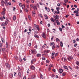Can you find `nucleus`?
Returning <instances> with one entry per match:
<instances>
[{
    "instance_id": "052dcab7",
    "label": "nucleus",
    "mask_w": 79,
    "mask_h": 79,
    "mask_svg": "<svg viewBox=\"0 0 79 79\" xmlns=\"http://www.w3.org/2000/svg\"><path fill=\"white\" fill-rule=\"evenodd\" d=\"M58 54L57 53H56L55 54V56H58Z\"/></svg>"
},
{
    "instance_id": "9d476101",
    "label": "nucleus",
    "mask_w": 79,
    "mask_h": 79,
    "mask_svg": "<svg viewBox=\"0 0 79 79\" xmlns=\"http://www.w3.org/2000/svg\"><path fill=\"white\" fill-rule=\"evenodd\" d=\"M30 68L31 69H33V70H34V69H35V67H34V65H31L30 67Z\"/></svg>"
},
{
    "instance_id": "bb28decb",
    "label": "nucleus",
    "mask_w": 79,
    "mask_h": 79,
    "mask_svg": "<svg viewBox=\"0 0 79 79\" xmlns=\"http://www.w3.org/2000/svg\"><path fill=\"white\" fill-rule=\"evenodd\" d=\"M9 21V20H8V18H6L5 22H6V23H8Z\"/></svg>"
},
{
    "instance_id": "6e6552de",
    "label": "nucleus",
    "mask_w": 79,
    "mask_h": 79,
    "mask_svg": "<svg viewBox=\"0 0 79 79\" xmlns=\"http://www.w3.org/2000/svg\"><path fill=\"white\" fill-rule=\"evenodd\" d=\"M42 36L43 37V38H45V37H46V36L45 35V33L44 32H43L42 33Z\"/></svg>"
},
{
    "instance_id": "ddd939ff",
    "label": "nucleus",
    "mask_w": 79,
    "mask_h": 79,
    "mask_svg": "<svg viewBox=\"0 0 79 79\" xmlns=\"http://www.w3.org/2000/svg\"><path fill=\"white\" fill-rule=\"evenodd\" d=\"M45 9L48 12H49L50 11V9L49 8H47V7H45Z\"/></svg>"
},
{
    "instance_id": "393cba45",
    "label": "nucleus",
    "mask_w": 79,
    "mask_h": 79,
    "mask_svg": "<svg viewBox=\"0 0 79 79\" xmlns=\"http://www.w3.org/2000/svg\"><path fill=\"white\" fill-rule=\"evenodd\" d=\"M32 79H35V76L34 75H33L31 76Z\"/></svg>"
},
{
    "instance_id": "de8ad7c7",
    "label": "nucleus",
    "mask_w": 79,
    "mask_h": 79,
    "mask_svg": "<svg viewBox=\"0 0 79 79\" xmlns=\"http://www.w3.org/2000/svg\"><path fill=\"white\" fill-rule=\"evenodd\" d=\"M31 3H34V1L33 0H31Z\"/></svg>"
},
{
    "instance_id": "4be33fe9",
    "label": "nucleus",
    "mask_w": 79,
    "mask_h": 79,
    "mask_svg": "<svg viewBox=\"0 0 79 79\" xmlns=\"http://www.w3.org/2000/svg\"><path fill=\"white\" fill-rule=\"evenodd\" d=\"M56 23H57V25H58V26H59L60 24V22L58 21V20L56 21Z\"/></svg>"
},
{
    "instance_id": "09e8293b",
    "label": "nucleus",
    "mask_w": 79,
    "mask_h": 79,
    "mask_svg": "<svg viewBox=\"0 0 79 79\" xmlns=\"http://www.w3.org/2000/svg\"><path fill=\"white\" fill-rule=\"evenodd\" d=\"M75 15H76V16H79V12H77V13L75 14Z\"/></svg>"
},
{
    "instance_id": "a19ab883",
    "label": "nucleus",
    "mask_w": 79,
    "mask_h": 79,
    "mask_svg": "<svg viewBox=\"0 0 79 79\" xmlns=\"http://www.w3.org/2000/svg\"><path fill=\"white\" fill-rule=\"evenodd\" d=\"M40 75L41 79H43V76L42 75V74H41Z\"/></svg>"
},
{
    "instance_id": "0eeeda50",
    "label": "nucleus",
    "mask_w": 79,
    "mask_h": 79,
    "mask_svg": "<svg viewBox=\"0 0 79 79\" xmlns=\"http://www.w3.org/2000/svg\"><path fill=\"white\" fill-rule=\"evenodd\" d=\"M7 24V23H6V22H5L4 23H3L2 24V26H4L5 25H6Z\"/></svg>"
},
{
    "instance_id": "5fc2aeb1",
    "label": "nucleus",
    "mask_w": 79,
    "mask_h": 79,
    "mask_svg": "<svg viewBox=\"0 0 79 79\" xmlns=\"http://www.w3.org/2000/svg\"><path fill=\"white\" fill-rule=\"evenodd\" d=\"M59 30H60V31H61V32H62V29H61V28L60 27Z\"/></svg>"
},
{
    "instance_id": "79ce46f5",
    "label": "nucleus",
    "mask_w": 79,
    "mask_h": 79,
    "mask_svg": "<svg viewBox=\"0 0 79 79\" xmlns=\"http://www.w3.org/2000/svg\"><path fill=\"white\" fill-rule=\"evenodd\" d=\"M28 18L30 20H31V16H30V15H28Z\"/></svg>"
},
{
    "instance_id": "49530a36",
    "label": "nucleus",
    "mask_w": 79,
    "mask_h": 79,
    "mask_svg": "<svg viewBox=\"0 0 79 79\" xmlns=\"http://www.w3.org/2000/svg\"><path fill=\"white\" fill-rule=\"evenodd\" d=\"M0 20L1 21H3V18L2 17H0Z\"/></svg>"
},
{
    "instance_id": "a18cd8bd",
    "label": "nucleus",
    "mask_w": 79,
    "mask_h": 79,
    "mask_svg": "<svg viewBox=\"0 0 79 79\" xmlns=\"http://www.w3.org/2000/svg\"><path fill=\"white\" fill-rule=\"evenodd\" d=\"M55 55V52H53L52 53V56H54V55Z\"/></svg>"
},
{
    "instance_id": "473e14b6",
    "label": "nucleus",
    "mask_w": 79,
    "mask_h": 79,
    "mask_svg": "<svg viewBox=\"0 0 79 79\" xmlns=\"http://www.w3.org/2000/svg\"><path fill=\"white\" fill-rule=\"evenodd\" d=\"M40 18H43V16H42V15L41 14H40L39 15Z\"/></svg>"
},
{
    "instance_id": "b1692460",
    "label": "nucleus",
    "mask_w": 79,
    "mask_h": 79,
    "mask_svg": "<svg viewBox=\"0 0 79 79\" xmlns=\"http://www.w3.org/2000/svg\"><path fill=\"white\" fill-rule=\"evenodd\" d=\"M5 12H3L2 11L1 13V14L2 15H5Z\"/></svg>"
},
{
    "instance_id": "a878e982",
    "label": "nucleus",
    "mask_w": 79,
    "mask_h": 79,
    "mask_svg": "<svg viewBox=\"0 0 79 79\" xmlns=\"http://www.w3.org/2000/svg\"><path fill=\"white\" fill-rule=\"evenodd\" d=\"M34 4H31L30 5V6H31V8H33V7H34Z\"/></svg>"
},
{
    "instance_id": "e2e57ef3",
    "label": "nucleus",
    "mask_w": 79,
    "mask_h": 79,
    "mask_svg": "<svg viewBox=\"0 0 79 79\" xmlns=\"http://www.w3.org/2000/svg\"><path fill=\"white\" fill-rule=\"evenodd\" d=\"M54 15H56V13H57L56 11H54Z\"/></svg>"
},
{
    "instance_id": "f3484780",
    "label": "nucleus",
    "mask_w": 79,
    "mask_h": 79,
    "mask_svg": "<svg viewBox=\"0 0 79 79\" xmlns=\"http://www.w3.org/2000/svg\"><path fill=\"white\" fill-rule=\"evenodd\" d=\"M4 1H5V4H6V5H7L8 4V0H4Z\"/></svg>"
},
{
    "instance_id": "774afa93",
    "label": "nucleus",
    "mask_w": 79,
    "mask_h": 79,
    "mask_svg": "<svg viewBox=\"0 0 79 79\" xmlns=\"http://www.w3.org/2000/svg\"><path fill=\"white\" fill-rule=\"evenodd\" d=\"M42 60H45V57H43L42 58Z\"/></svg>"
},
{
    "instance_id": "412c9836",
    "label": "nucleus",
    "mask_w": 79,
    "mask_h": 79,
    "mask_svg": "<svg viewBox=\"0 0 79 79\" xmlns=\"http://www.w3.org/2000/svg\"><path fill=\"white\" fill-rule=\"evenodd\" d=\"M34 37H35L36 38H39V36L36 34L34 35Z\"/></svg>"
},
{
    "instance_id": "c03bdc74",
    "label": "nucleus",
    "mask_w": 79,
    "mask_h": 79,
    "mask_svg": "<svg viewBox=\"0 0 79 79\" xmlns=\"http://www.w3.org/2000/svg\"><path fill=\"white\" fill-rule=\"evenodd\" d=\"M64 2L66 3L68 2V0H64Z\"/></svg>"
},
{
    "instance_id": "13d9d810",
    "label": "nucleus",
    "mask_w": 79,
    "mask_h": 79,
    "mask_svg": "<svg viewBox=\"0 0 79 79\" xmlns=\"http://www.w3.org/2000/svg\"><path fill=\"white\" fill-rule=\"evenodd\" d=\"M46 62L47 63H49L50 62V61L48 60H47L46 61Z\"/></svg>"
},
{
    "instance_id": "58836bf2",
    "label": "nucleus",
    "mask_w": 79,
    "mask_h": 79,
    "mask_svg": "<svg viewBox=\"0 0 79 79\" xmlns=\"http://www.w3.org/2000/svg\"><path fill=\"white\" fill-rule=\"evenodd\" d=\"M0 76H1V77H3V73H0Z\"/></svg>"
},
{
    "instance_id": "338daca9",
    "label": "nucleus",
    "mask_w": 79,
    "mask_h": 79,
    "mask_svg": "<svg viewBox=\"0 0 79 79\" xmlns=\"http://www.w3.org/2000/svg\"><path fill=\"white\" fill-rule=\"evenodd\" d=\"M47 53H50V50H47Z\"/></svg>"
},
{
    "instance_id": "680f3d73",
    "label": "nucleus",
    "mask_w": 79,
    "mask_h": 79,
    "mask_svg": "<svg viewBox=\"0 0 79 79\" xmlns=\"http://www.w3.org/2000/svg\"><path fill=\"white\" fill-rule=\"evenodd\" d=\"M73 44H75L76 43V41H75V40H73Z\"/></svg>"
},
{
    "instance_id": "a211bd4d",
    "label": "nucleus",
    "mask_w": 79,
    "mask_h": 79,
    "mask_svg": "<svg viewBox=\"0 0 79 79\" xmlns=\"http://www.w3.org/2000/svg\"><path fill=\"white\" fill-rule=\"evenodd\" d=\"M64 68L65 69H67V70H69L68 69V67L66 66H63Z\"/></svg>"
},
{
    "instance_id": "4d7b16f0",
    "label": "nucleus",
    "mask_w": 79,
    "mask_h": 79,
    "mask_svg": "<svg viewBox=\"0 0 79 79\" xmlns=\"http://www.w3.org/2000/svg\"><path fill=\"white\" fill-rule=\"evenodd\" d=\"M56 10H59V9H60V7H56Z\"/></svg>"
},
{
    "instance_id": "20e7f679",
    "label": "nucleus",
    "mask_w": 79,
    "mask_h": 79,
    "mask_svg": "<svg viewBox=\"0 0 79 79\" xmlns=\"http://www.w3.org/2000/svg\"><path fill=\"white\" fill-rule=\"evenodd\" d=\"M5 1L4 0H2L1 1V4L2 6H4V3H5Z\"/></svg>"
},
{
    "instance_id": "2eb2a0df",
    "label": "nucleus",
    "mask_w": 79,
    "mask_h": 79,
    "mask_svg": "<svg viewBox=\"0 0 79 79\" xmlns=\"http://www.w3.org/2000/svg\"><path fill=\"white\" fill-rule=\"evenodd\" d=\"M26 3H29L30 2H31V0H26Z\"/></svg>"
},
{
    "instance_id": "0e129e2a",
    "label": "nucleus",
    "mask_w": 79,
    "mask_h": 79,
    "mask_svg": "<svg viewBox=\"0 0 79 79\" xmlns=\"http://www.w3.org/2000/svg\"><path fill=\"white\" fill-rule=\"evenodd\" d=\"M63 5H64L65 6H66V3H63Z\"/></svg>"
},
{
    "instance_id": "cd10ccee",
    "label": "nucleus",
    "mask_w": 79,
    "mask_h": 79,
    "mask_svg": "<svg viewBox=\"0 0 79 79\" xmlns=\"http://www.w3.org/2000/svg\"><path fill=\"white\" fill-rule=\"evenodd\" d=\"M60 46L61 47H63V44L62 42L60 41Z\"/></svg>"
},
{
    "instance_id": "f704fd0d",
    "label": "nucleus",
    "mask_w": 79,
    "mask_h": 79,
    "mask_svg": "<svg viewBox=\"0 0 79 79\" xmlns=\"http://www.w3.org/2000/svg\"><path fill=\"white\" fill-rule=\"evenodd\" d=\"M66 75V73L65 72H64L62 73V76H64Z\"/></svg>"
},
{
    "instance_id": "6ab92c4d",
    "label": "nucleus",
    "mask_w": 79,
    "mask_h": 79,
    "mask_svg": "<svg viewBox=\"0 0 79 79\" xmlns=\"http://www.w3.org/2000/svg\"><path fill=\"white\" fill-rule=\"evenodd\" d=\"M16 19V17L15 15H14L13 17V20L14 21H15Z\"/></svg>"
},
{
    "instance_id": "dca6fc26",
    "label": "nucleus",
    "mask_w": 79,
    "mask_h": 79,
    "mask_svg": "<svg viewBox=\"0 0 79 79\" xmlns=\"http://www.w3.org/2000/svg\"><path fill=\"white\" fill-rule=\"evenodd\" d=\"M50 20L52 22H53V23H55V20L53 19V18L51 19Z\"/></svg>"
},
{
    "instance_id": "c756f323",
    "label": "nucleus",
    "mask_w": 79,
    "mask_h": 79,
    "mask_svg": "<svg viewBox=\"0 0 79 79\" xmlns=\"http://www.w3.org/2000/svg\"><path fill=\"white\" fill-rule=\"evenodd\" d=\"M3 50H5V48H3H3H0V52H2V51H3Z\"/></svg>"
},
{
    "instance_id": "8fccbe9b",
    "label": "nucleus",
    "mask_w": 79,
    "mask_h": 79,
    "mask_svg": "<svg viewBox=\"0 0 79 79\" xmlns=\"http://www.w3.org/2000/svg\"><path fill=\"white\" fill-rule=\"evenodd\" d=\"M19 5L20 6H22L23 5H22V3H20Z\"/></svg>"
},
{
    "instance_id": "5701e85b",
    "label": "nucleus",
    "mask_w": 79,
    "mask_h": 79,
    "mask_svg": "<svg viewBox=\"0 0 79 79\" xmlns=\"http://www.w3.org/2000/svg\"><path fill=\"white\" fill-rule=\"evenodd\" d=\"M21 6L22 7V9H24V8H25V5H24V4H23Z\"/></svg>"
},
{
    "instance_id": "4468645a",
    "label": "nucleus",
    "mask_w": 79,
    "mask_h": 79,
    "mask_svg": "<svg viewBox=\"0 0 79 79\" xmlns=\"http://www.w3.org/2000/svg\"><path fill=\"white\" fill-rule=\"evenodd\" d=\"M9 77L10 78H12L13 77V75L12 73H10V74Z\"/></svg>"
},
{
    "instance_id": "c9c22d12",
    "label": "nucleus",
    "mask_w": 79,
    "mask_h": 79,
    "mask_svg": "<svg viewBox=\"0 0 79 79\" xmlns=\"http://www.w3.org/2000/svg\"><path fill=\"white\" fill-rule=\"evenodd\" d=\"M76 64L78 65L79 66V62L78 61H77L76 62Z\"/></svg>"
},
{
    "instance_id": "4c0bfd02",
    "label": "nucleus",
    "mask_w": 79,
    "mask_h": 79,
    "mask_svg": "<svg viewBox=\"0 0 79 79\" xmlns=\"http://www.w3.org/2000/svg\"><path fill=\"white\" fill-rule=\"evenodd\" d=\"M35 51H31V53H35Z\"/></svg>"
},
{
    "instance_id": "3c124183",
    "label": "nucleus",
    "mask_w": 79,
    "mask_h": 79,
    "mask_svg": "<svg viewBox=\"0 0 79 79\" xmlns=\"http://www.w3.org/2000/svg\"><path fill=\"white\" fill-rule=\"evenodd\" d=\"M25 11H26L27 12H28V11H29L28 10H27V9H25Z\"/></svg>"
},
{
    "instance_id": "9b49d317",
    "label": "nucleus",
    "mask_w": 79,
    "mask_h": 79,
    "mask_svg": "<svg viewBox=\"0 0 79 79\" xmlns=\"http://www.w3.org/2000/svg\"><path fill=\"white\" fill-rule=\"evenodd\" d=\"M59 73H60V74H61V73H63V70L61 69H59Z\"/></svg>"
},
{
    "instance_id": "7c9ffc66",
    "label": "nucleus",
    "mask_w": 79,
    "mask_h": 79,
    "mask_svg": "<svg viewBox=\"0 0 79 79\" xmlns=\"http://www.w3.org/2000/svg\"><path fill=\"white\" fill-rule=\"evenodd\" d=\"M58 15H56V17L55 19V21H58V20H57L58 19Z\"/></svg>"
},
{
    "instance_id": "864d4df0",
    "label": "nucleus",
    "mask_w": 79,
    "mask_h": 79,
    "mask_svg": "<svg viewBox=\"0 0 79 79\" xmlns=\"http://www.w3.org/2000/svg\"><path fill=\"white\" fill-rule=\"evenodd\" d=\"M55 48V47L54 46L52 47V50H54V48Z\"/></svg>"
},
{
    "instance_id": "bf43d9fd",
    "label": "nucleus",
    "mask_w": 79,
    "mask_h": 79,
    "mask_svg": "<svg viewBox=\"0 0 79 79\" xmlns=\"http://www.w3.org/2000/svg\"><path fill=\"white\" fill-rule=\"evenodd\" d=\"M56 12L57 13V14H59V13H60V11H59V10H57V11H56Z\"/></svg>"
},
{
    "instance_id": "603ef678",
    "label": "nucleus",
    "mask_w": 79,
    "mask_h": 79,
    "mask_svg": "<svg viewBox=\"0 0 79 79\" xmlns=\"http://www.w3.org/2000/svg\"><path fill=\"white\" fill-rule=\"evenodd\" d=\"M52 38H51V40H53V37H54V36H52Z\"/></svg>"
},
{
    "instance_id": "f8f14e48",
    "label": "nucleus",
    "mask_w": 79,
    "mask_h": 79,
    "mask_svg": "<svg viewBox=\"0 0 79 79\" xmlns=\"http://www.w3.org/2000/svg\"><path fill=\"white\" fill-rule=\"evenodd\" d=\"M55 44V43L54 42H52V43H50V46H52V45H53V46H54Z\"/></svg>"
},
{
    "instance_id": "423d86ee",
    "label": "nucleus",
    "mask_w": 79,
    "mask_h": 79,
    "mask_svg": "<svg viewBox=\"0 0 79 79\" xmlns=\"http://www.w3.org/2000/svg\"><path fill=\"white\" fill-rule=\"evenodd\" d=\"M22 73H23V72L22 71V70H21L20 71L19 73V76H20V77H21Z\"/></svg>"
},
{
    "instance_id": "69168bd1",
    "label": "nucleus",
    "mask_w": 79,
    "mask_h": 79,
    "mask_svg": "<svg viewBox=\"0 0 79 79\" xmlns=\"http://www.w3.org/2000/svg\"><path fill=\"white\" fill-rule=\"evenodd\" d=\"M48 71H50V70H51V68L49 67L48 69Z\"/></svg>"
},
{
    "instance_id": "72a5a7b5",
    "label": "nucleus",
    "mask_w": 79,
    "mask_h": 79,
    "mask_svg": "<svg viewBox=\"0 0 79 79\" xmlns=\"http://www.w3.org/2000/svg\"><path fill=\"white\" fill-rule=\"evenodd\" d=\"M41 56V54H37V57H39V56Z\"/></svg>"
},
{
    "instance_id": "2f4dec72",
    "label": "nucleus",
    "mask_w": 79,
    "mask_h": 79,
    "mask_svg": "<svg viewBox=\"0 0 79 79\" xmlns=\"http://www.w3.org/2000/svg\"><path fill=\"white\" fill-rule=\"evenodd\" d=\"M49 67L51 68V67H53V65L52 64H51L49 65Z\"/></svg>"
},
{
    "instance_id": "aec40b11",
    "label": "nucleus",
    "mask_w": 79,
    "mask_h": 79,
    "mask_svg": "<svg viewBox=\"0 0 79 79\" xmlns=\"http://www.w3.org/2000/svg\"><path fill=\"white\" fill-rule=\"evenodd\" d=\"M44 17L45 19H48V17L47 15H44Z\"/></svg>"
},
{
    "instance_id": "39448f33",
    "label": "nucleus",
    "mask_w": 79,
    "mask_h": 79,
    "mask_svg": "<svg viewBox=\"0 0 79 79\" xmlns=\"http://www.w3.org/2000/svg\"><path fill=\"white\" fill-rule=\"evenodd\" d=\"M73 57L71 56H70L67 58V59L69 61H71V60H73Z\"/></svg>"
},
{
    "instance_id": "f03ea898",
    "label": "nucleus",
    "mask_w": 79,
    "mask_h": 79,
    "mask_svg": "<svg viewBox=\"0 0 79 79\" xmlns=\"http://www.w3.org/2000/svg\"><path fill=\"white\" fill-rule=\"evenodd\" d=\"M34 26L35 27L34 28V29H35V30H36V31H37V30H36V28H37L38 31H40V28H39V25H36L35 24L34 25Z\"/></svg>"
},
{
    "instance_id": "6e6d98bb",
    "label": "nucleus",
    "mask_w": 79,
    "mask_h": 79,
    "mask_svg": "<svg viewBox=\"0 0 79 79\" xmlns=\"http://www.w3.org/2000/svg\"><path fill=\"white\" fill-rule=\"evenodd\" d=\"M27 29H25L24 31V32L25 33L26 32H27Z\"/></svg>"
},
{
    "instance_id": "ea45409f",
    "label": "nucleus",
    "mask_w": 79,
    "mask_h": 79,
    "mask_svg": "<svg viewBox=\"0 0 79 79\" xmlns=\"http://www.w3.org/2000/svg\"><path fill=\"white\" fill-rule=\"evenodd\" d=\"M56 42H58V41H60V40L58 38H56Z\"/></svg>"
},
{
    "instance_id": "c85d7f7f",
    "label": "nucleus",
    "mask_w": 79,
    "mask_h": 79,
    "mask_svg": "<svg viewBox=\"0 0 79 79\" xmlns=\"http://www.w3.org/2000/svg\"><path fill=\"white\" fill-rule=\"evenodd\" d=\"M2 46H3V44H2V42L1 41H0V47L1 48L2 47Z\"/></svg>"
},
{
    "instance_id": "1a4fd4ad",
    "label": "nucleus",
    "mask_w": 79,
    "mask_h": 79,
    "mask_svg": "<svg viewBox=\"0 0 79 79\" xmlns=\"http://www.w3.org/2000/svg\"><path fill=\"white\" fill-rule=\"evenodd\" d=\"M33 8H34V10H37V7L36 6V5H34Z\"/></svg>"
},
{
    "instance_id": "37998d69",
    "label": "nucleus",
    "mask_w": 79,
    "mask_h": 79,
    "mask_svg": "<svg viewBox=\"0 0 79 79\" xmlns=\"http://www.w3.org/2000/svg\"><path fill=\"white\" fill-rule=\"evenodd\" d=\"M26 6V8H29V5L28 4H27Z\"/></svg>"
},
{
    "instance_id": "7ed1b4c3",
    "label": "nucleus",
    "mask_w": 79,
    "mask_h": 79,
    "mask_svg": "<svg viewBox=\"0 0 79 79\" xmlns=\"http://www.w3.org/2000/svg\"><path fill=\"white\" fill-rule=\"evenodd\" d=\"M36 61V59L35 58H34L31 61V63L33 64H34V62H35Z\"/></svg>"
},
{
    "instance_id": "e433bc0d",
    "label": "nucleus",
    "mask_w": 79,
    "mask_h": 79,
    "mask_svg": "<svg viewBox=\"0 0 79 79\" xmlns=\"http://www.w3.org/2000/svg\"><path fill=\"white\" fill-rule=\"evenodd\" d=\"M5 11H6V9L5 8H3L2 12H5Z\"/></svg>"
},
{
    "instance_id": "f257e3e1",
    "label": "nucleus",
    "mask_w": 79,
    "mask_h": 79,
    "mask_svg": "<svg viewBox=\"0 0 79 79\" xmlns=\"http://www.w3.org/2000/svg\"><path fill=\"white\" fill-rule=\"evenodd\" d=\"M5 65L6 68H7L9 70L10 69V68H11V66L10 65V64L8 63H6L5 64Z\"/></svg>"
}]
</instances>
